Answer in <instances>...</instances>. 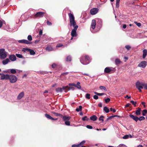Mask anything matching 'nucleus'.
<instances>
[{
  "mask_svg": "<svg viewBox=\"0 0 147 147\" xmlns=\"http://www.w3.org/2000/svg\"><path fill=\"white\" fill-rule=\"evenodd\" d=\"M98 105L99 107H102V104L101 103H99Z\"/></svg>",
  "mask_w": 147,
  "mask_h": 147,
  "instance_id": "nucleus-64",
  "label": "nucleus"
},
{
  "mask_svg": "<svg viewBox=\"0 0 147 147\" xmlns=\"http://www.w3.org/2000/svg\"><path fill=\"white\" fill-rule=\"evenodd\" d=\"M45 49L49 51H52L53 50V48L51 46H48L45 48Z\"/></svg>",
  "mask_w": 147,
  "mask_h": 147,
  "instance_id": "nucleus-26",
  "label": "nucleus"
},
{
  "mask_svg": "<svg viewBox=\"0 0 147 147\" xmlns=\"http://www.w3.org/2000/svg\"><path fill=\"white\" fill-rule=\"evenodd\" d=\"M98 96L97 95H94L93 96V98L94 99L97 100L98 98Z\"/></svg>",
  "mask_w": 147,
  "mask_h": 147,
  "instance_id": "nucleus-54",
  "label": "nucleus"
},
{
  "mask_svg": "<svg viewBox=\"0 0 147 147\" xmlns=\"http://www.w3.org/2000/svg\"><path fill=\"white\" fill-rule=\"evenodd\" d=\"M98 9L97 8H94L91 9L90 10V14L92 15H94L98 12Z\"/></svg>",
  "mask_w": 147,
  "mask_h": 147,
  "instance_id": "nucleus-10",
  "label": "nucleus"
},
{
  "mask_svg": "<svg viewBox=\"0 0 147 147\" xmlns=\"http://www.w3.org/2000/svg\"><path fill=\"white\" fill-rule=\"evenodd\" d=\"M125 47L127 50H130L131 48V46L129 45H126Z\"/></svg>",
  "mask_w": 147,
  "mask_h": 147,
  "instance_id": "nucleus-39",
  "label": "nucleus"
},
{
  "mask_svg": "<svg viewBox=\"0 0 147 147\" xmlns=\"http://www.w3.org/2000/svg\"><path fill=\"white\" fill-rule=\"evenodd\" d=\"M130 102L134 106V107H136V104L137 103L136 101H134V100H131L130 101Z\"/></svg>",
  "mask_w": 147,
  "mask_h": 147,
  "instance_id": "nucleus-33",
  "label": "nucleus"
},
{
  "mask_svg": "<svg viewBox=\"0 0 147 147\" xmlns=\"http://www.w3.org/2000/svg\"><path fill=\"white\" fill-rule=\"evenodd\" d=\"M61 118H63L64 121H69L71 119V117L70 116H63L62 115Z\"/></svg>",
  "mask_w": 147,
  "mask_h": 147,
  "instance_id": "nucleus-16",
  "label": "nucleus"
},
{
  "mask_svg": "<svg viewBox=\"0 0 147 147\" xmlns=\"http://www.w3.org/2000/svg\"><path fill=\"white\" fill-rule=\"evenodd\" d=\"M103 110L107 113H108L109 112V109L107 107H104Z\"/></svg>",
  "mask_w": 147,
  "mask_h": 147,
  "instance_id": "nucleus-29",
  "label": "nucleus"
},
{
  "mask_svg": "<svg viewBox=\"0 0 147 147\" xmlns=\"http://www.w3.org/2000/svg\"><path fill=\"white\" fill-rule=\"evenodd\" d=\"M69 85L70 86H75L76 85V84L74 83H69Z\"/></svg>",
  "mask_w": 147,
  "mask_h": 147,
  "instance_id": "nucleus-57",
  "label": "nucleus"
},
{
  "mask_svg": "<svg viewBox=\"0 0 147 147\" xmlns=\"http://www.w3.org/2000/svg\"><path fill=\"white\" fill-rule=\"evenodd\" d=\"M16 55L19 58H21L23 57L22 55L21 54H16Z\"/></svg>",
  "mask_w": 147,
  "mask_h": 147,
  "instance_id": "nucleus-43",
  "label": "nucleus"
},
{
  "mask_svg": "<svg viewBox=\"0 0 147 147\" xmlns=\"http://www.w3.org/2000/svg\"><path fill=\"white\" fill-rule=\"evenodd\" d=\"M24 96V93L23 92H21L20 94L18 95L17 99L18 100H20Z\"/></svg>",
  "mask_w": 147,
  "mask_h": 147,
  "instance_id": "nucleus-20",
  "label": "nucleus"
},
{
  "mask_svg": "<svg viewBox=\"0 0 147 147\" xmlns=\"http://www.w3.org/2000/svg\"><path fill=\"white\" fill-rule=\"evenodd\" d=\"M47 14V13L45 12H38L34 15V17L35 18H42L44 16H46Z\"/></svg>",
  "mask_w": 147,
  "mask_h": 147,
  "instance_id": "nucleus-7",
  "label": "nucleus"
},
{
  "mask_svg": "<svg viewBox=\"0 0 147 147\" xmlns=\"http://www.w3.org/2000/svg\"><path fill=\"white\" fill-rule=\"evenodd\" d=\"M63 90H65V92H67L70 90H74L75 89V88L73 86L69 87L68 86H63Z\"/></svg>",
  "mask_w": 147,
  "mask_h": 147,
  "instance_id": "nucleus-8",
  "label": "nucleus"
},
{
  "mask_svg": "<svg viewBox=\"0 0 147 147\" xmlns=\"http://www.w3.org/2000/svg\"><path fill=\"white\" fill-rule=\"evenodd\" d=\"M129 116L131 118L136 122L138 120L141 121L145 119V118L142 116H141L140 117H138L136 116H134L132 115H131Z\"/></svg>",
  "mask_w": 147,
  "mask_h": 147,
  "instance_id": "nucleus-3",
  "label": "nucleus"
},
{
  "mask_svg": "<svg viewBox=\"0 0 147 147\" xmlns=\"http://www.w3.org/2000/svg\"><path fill=\"white\" fill-rule=\"evenodd\" d=\"M99 88L101 90H104L105 91H107V90L105 86H100Z\"/></svg>",
  "mask_w": 147,
  "mask_h": 147,
  "instance_id": "nucleus-37",
  "label": "nucleus"
},
{
  "mask_svg": "<svg viewBox=\"0 0 147 147\" xmlns=\"http://www.w3.org/2000/svg\"><path fill=\"white\" fill-rule=\"evenodd\" d=\"M143 83L140 82L139 81H137L135 84L136 88L138 89L139 91L140 92H142L141 89H142L143 88Z\"/></svg>",
  "mask_w": 147,
  "mask_h": 147,
  "instance_id": "nucleus-5",
  "label": "nucleus"
},
{
  "mask_svg": "<svg viewBox=\"0 0 147 147\" xmlns=\"http://www.w3.org/2000/svg\"><path fill=\"white\" fill-rule=\"evenodd\" d=\"M125 146V145L124 144H120V145H119V147H122V146L124 147Z\"/></svg>",
  "mask_w": 147,
  "mask_h": 147,
  "instance_id": "nucleus-60",
  "label": "nucleus"
},
{
  "mask_svg": "<svg viewBox=\"0 0 147 147\" xmlns=\"http://www.w3.org/2000/svg\"><path fill=\"white\" fill-rule=\"evenodd\" d=\"M52 113L55 116H59L61 118L62 117V115L60 114V113H55L54 112H52Z\"/></svg>",
  "mask_w": 147,
  "mask_h": 147,
  "instance_id": "nucleus-25",
  "label": "nucleus"
},
{
  "mask_svg": "<svg viewBox=\"0 0 147 147\" xmlns=\"http://www.w3.org/2000/svg\"><path fill=\"white\" fill-rule=\"evenodd\" d=\"M40 73L42 74H44L47 73L46 71H40Z\"/></svg>",
  "mask_w": 147,
  "mask_h": 147,
  "instance_id": "nucleus-58",
  "label": "nucleus"
},
{
  "mask_svg": "<svg viewBox=\"0 0 147 147\" xmlns=\"http://www.w3.org/2000/svg\"><path fill=\"white\" fill-rule=\"evenodd\" d=\"M90 61V57L87 55H83L80 58V61L84 65H87L88 64Z\"/></svg>",
  "mask_w": 147,
  "mask_h": 147,
  "instance_id": "nucleus-2",
  "label": "nucleus"
},
{
  "mask_svg": "<svg viewBox=\"0 0 147 147\" xmlns=\"http://www.w3.org/2000/svg\"><path fill=\"white\" fill-rule=\"evenodd\" d=\"M86 127L89 129H92V127L90 125H88L86 126Z\"/></svg>",
  "mask_w": 147,
  "mask_h": 147,
  "instance_id": "nucleus-52",
  "label": "nucleus"
},
{
  "mask_svg": "<svg viewBox=\"0 0 147 147\" xmlns=\"http://www.w3.org/2000/svg\"><path fill=\"white\" fill-rule=\"evenodd\" d=\"M141 109L138 108V109L135 111V114L137 115H139L141 114Z\"/></svg>",
  "mask_w": 147,
  "mask_h": 147,
  "instance_id": "nucleus-18",
  "label": "nucleus"
},
{
  "mask_svg": "<svg viewBox=\"0 0 147 147\" xmlns=\"http://www.w3.org/2000/svg\"><path fill=\"white\" fill-rule=\"evenodd\" d=\"M130 105V104L129 103H127L125 105V107H129Z\"/></svg>",
  "mask_w": 147,
  "mask_h": 147,
  "instance_id": "nucleus-62",
  "label": "nucleus"
},
{
  "mask_svg": "<svg viewBox=\"0 0 147 147\" xmlns=\"http://www.w3.org/2000/svg\"><path fill=\"white\" fill-rule=\"evenodd\" d=\"M115 69V68H110L109 67H106L105 68L104 70V72L107 73H109L111 71H113V70H114Z\"/></svg>",
  "mask_w": 147,
  "mask_h": 147,
  "instance_id": "nucleus-11",
  "label": "nucleus"
},
{
  "mask_svg": "<svg viewBox=\"0 0 147 147\" xmlns=\"http://www.w3.org/2000/svg\"><path fill=\"white\" fill-rule=\"evenodd\" d=\"M82 109V107L81 106H80L79 108H77L76 109V111L77 112H79L80 111H81Z\"/></svg>",
  "mask_w": 147,
  "mask_h": 147,
  "instance_id": "nucleus-30",
  "label": "nucleus"
},
{
  "mask_svg": "<svg viewBox=\"0 0 147 147\" xmlns=\"http://www.w3.org/2000/svg\"><path fill=\"white\" fill-rule=\"evenodd\" d=\"M115 62V65H118L121 62L120 59H116Z\"/></svg>",
  "mask_w": 147,
  "mask_h": 147,
  "instance_id": "nucleus-19",
  "label": "nucleus"
},
{
  "mask_svg": "<svg viewBox=\"0 0 147 147\" xmlns=\"http://www.w3.org/2000/svg\"><path fill=\"white\" fill-rule=\"evenodd\" d=\"M147 65V62L146 61H142L140 63L138 66L143 68H145Z\"/></svg>",
  "mask_w": 147,
  "mask_h": 147,
  "instance_id": "nucleus-9",
  "label": "nucleus"
},
{
  "mask_svg": "<svg viewBox=\"0 0 147 147\" xmlns=\"http://www.w3.org/2000/svg\"><path fill=\"white\" fill-rule=\"evenodd\" d=\"M18 42L20 43L28 44V40H19Z\"/></svg>",
  "mask_w": 147,
  "mask_h": 147,
  "instance_id": "nucleus-22",
  "label": "nucleus"
},
{
  "mask_svg": "<svg viewBox=\"0 0 147 147\" xmlns=\"http://www.w3.org/2000/svg\"><path fill=\"white\" fill-rule=\"evenodd\" d=\"M47 25L48 26H51L52 24L51 23V22H50L48 21H47Z\"/></svg>",
  "mask_w": 147,
  "mask_h": 147,
  "instance_id": "nucleus-55",
  "label": "nucleus"
},
{
  "mask_svg": "<svg viewBox=\"0 0 147 147\" xmlns=\"http://www.w3.org/2000/svg\"><path fill=\"white\" fill-rule=\"evenodd\" d=\"M104 118V117L103 116L101 115L99 118V120L100 121H102V122H103L104 120L103 118Z\"/></svg>",
  "mask_w": 147,
  "mask_h": 147,
  "instance_id": "nucleus-31",
  "label": "nucleus"
},
{
  "mask_svg": "<svg viewBox=\"0 0 147 147\" xmlns=\"http://www.w3.org/2000/svg\"><path fill=\"white\" fill-rule=\"evenodd\" d=\"M67 61H71V57L70 56H68L66 59Z\"/></svg>",
  "mask_w": 147,
  "mask_h": 147,
  "instance_id": "nucleus-36",
  "label": "nucleus"
},
{
  "mask_svg": "<svg viewBox=\"0 0 147 147\" xmlns=\"http://www.w3.org/2000/svg\"><path fill=\"white\" fill-rule=\"evenodd\" d=\"M65 121V124L67 125H70V122L69 121Z\"/></svg>",
  "mask_w": 147,
  "mask_h": 147,
  "instance_id": "nucleus-41",
  "label": "nucleus"
},
{
  "mask_svg": "<svg viewBox=\"0 0 147 147\" xmlns=\"http://www.w3.org/2000/svg\"><path fill=\"white\" fill-rule=\"evenodd\" d=\"M134 23L136 24L138 27L141 26V24L140 23H138L137 22H134Z\"/></svg>",
  "mask_w": 147,
  "mask_h": 147,
  "instance_id": "nucleus-44",
  "label": "nucleus"
},
{
  "mask_svg": "<svg viewBox=\"0 0 147 147\" xmlns=\"http://www.w3.org/2000/svg\"><path fill=\"white\" fill-rule=\"evenodd\" d=\"M63 88H58L56 89V91L57 92H61L62 91Z\"/></svg>",
  "mask_w": 147,
  "mask_h": 147,
  "instance_id": "nucleus-28",
  "label": "nucleus"
},
{
  "mask_svg": "<svg viewBox=\"0 0 147 147\" xmlns=\"http://www.w3.org/2000/svg\"><path fill=\"white\" fill-rule=\"evenodd\" d=\"M10 61L9 59V58H7L2 61V63L3 65H5L7 64Z\"/></svg>",
  "mask_w": 147,
  "mask_h": 147,
  "instance_id": "nucleus-17",
  "label": "nucleus"
},
{
  "mask_svg": "<svg viewBox=\"0 0 147 147\" xmlns=\"http://www.w3.org/2000/svg\"><path fill=\"white\" fill-rule=\"evenodd\" d=\"M129 136L128 135H126L123 137V138L124 139H127L129 138Z\"/></svg>",
  "mask_w": 147,
  "mask_h": 147,
  "instance_id": "nucleus-48",
  "label": "nucleus"
},
{
  "mask_svg": "<svg viewBox=\"0 0 147 147\" xmlns=\"http://www.w3.org/2000/svg\"><path fill=\"white\" fill-rule=\"evenodd\" d=\"M28 52H29L30 54L31 55H34L35 54V52L34 50L28 49Z\"/></svg>",
  "mask_w": 147,
  "mask_h": 147,
  "instance_id": "nucleus-24",
  "label": "nucleus"
},
{
  "mask_svg": "<svg viewBox=\"0 0 147 147\" xmlns=\"http://www.w3.org/2000/svg\"><path fill=\"white\" fill-rule=\"evenodd\" d=\"M10 72L11 74H15L16 73V71L15 69H11L10 70Z\"/></svg>",
  "mask_w": 147,
  "mask_h": 147,
  "instance_id": "nucleus-34",
  "label": "nucleus"
},
{
  "mask_svg": "<svg viewBox=\"0 0 147 147\" xmlns=\"http://www.w3.org/2000/svg\"><path fill=\"white\" fill-rule=\"evenodd\" d=\"M22 51L23 52H25L26 51H28V48H22Z\"/></svg>",
  "mask_w": 147,
  "mask_h": 147,
  "instance_id": "nucleus-46",
  "label": "nucleus"
},
{
  "mask_svg": "<svg viewBox=\"0 0 147 147\" xmlns=\"http://www.w3.org/2000/svg\"><path fill=\"white\" fill-rule=\"evenodd\" d=\"M57 65L55 63H53L52 65V67L54 68L56 67Z\"/></svg>",
  "mask_w": 147,
  "mask_h": 147,
  "instance_id": "nucleus-51",
  "label": "nucleus"
},
{
  "mask_svg": "<svg viewBox=\"0 0 147 147\" xmlns=\"http://www.w3.org/2000/svg\"><path fill=\"white\" fill-rule=\"evenodd\" d=\"M8 80H9L11 83H14L16 82L17 81L18 78L15 76L9 75Z\"/></svg>",
  "mask_w": 147,
  "mask_h": 147,
  "instance_id": "nucleus-6",
  "label": "nucleus"
},
{
  "mask_svg": "<svg viewBox=\"0 0 147 147\" xmlns=\"http://www.w3.org/2000/svg\"><path fill=\"white\" fill-rule=\"evenodd\" d=\"M45 116L48 119H51L52 120H55L58 119V118L54 119L50 115L47 114H45Z\"/></svg>",
  "mask_w": 147,
  "mask_h": 147,
  "instance_id": "nucleus-15",
  "label": "nucleus"
},
{
  "mask_svg": "<svg viewBox=\"0 0 147 147\" xmlns=\"http://www.w3.org/2000/svg\"><path fill=\"white\" fill-rule=\"evenodd\" d=\"M90 94H89L87 93L86 94V98L88 99H90Z\"/></svg>",
  "mask_w": 147,
  "mask_h": 147,
  "instance_id": "nucleus-42",
  "label": "nucleus"
},
{
  "mask_svg": "<svg viewBox=\"0 0 147 147\" xmlns=\"http://www.w3.org/2000/svg\"><path fill=\"white\" fill-rule=\"evenodd\" d=\"M70 26H73L74 29L71 31V35L72 37L76 36H77L76 30L78 27V25H76V23L75 20V17L73 14L71 13H68Z\"/></svg>",
  "mask_w": 147,
  "mask_h": 147,
  "instance_id": "nucleus-1",
  "label": "nucleus"
},
{
  "mask_svg": "<svg viewBox=\"0 0 147 147\" xmlns=\"http://www.w3.org/2000/svg\"><path fill=\"white\" fill-rule=\"evenodd\" d=\"M87 118V116H85L82 118V120L84 121H85L86 120L88 121V119Z\"/></svg>",
  "mask_w": 147,
  "mask_h": 147,
  "instance_id": "nucleus-45",
  "label": "nucleus"
},
{
  "mask_svg": "<svg viewBox=\"0 0 147 147\" xmlns=\"http://www.w3.org/2000/svg\"><path fill=\"white\" fill-rule=\"evenodd\" d=\"M96 26V22L95 20L94 19L92 20L91 26V28L94 30L95 29Z\"/></svg>",
  "mask_w": 147,
  "mask_h": 147,
  "instance_id": "nucleus-14",
  "label": "nucleus"
},
{
  "mask_svg": "<svg viewBox=\"0 0 147 147\" xmlns=\"http://www.w3.org/2000/svg\"><path fill=\"white\" fill-rule=\"evenodd\" d=\"M147 113V110L146 109L143 110L142 112V115L143 116H145Z\"/></svg>",
  "mask_w": 147,
  "mask_h": 147,
  "instance_id": "nucleus-32",
  "label": "nucleus"
},
{
  "mask_svg": "<svg viewBox=\"0 0 147 147\" xmlns=\"http://www.w3.org/2000/svg\"><path fill=\"white\" fill-rule=\"evenodd\" d=\"M72 147H80L79 144H73L71 146Z\"/></svg>",
  "mask_w": 147,
  "mask_h": 147,
  "instance_id": "nucleus-49",
  "label": "nucleus"
},
{
  "mask_svg": "<svg viewBox=\"0 0 147 147\" xmlns=\"http://www.w3.org/2000/svg\"><path fill=\"white\" fill-rule=\"evenodd\" d=\"M9 59L11 61H14L16 60V56L13 55H11L9 56Z\"/></svg>",
  "mask_w": 147,
  "mask_h": 147,
  "instance_id": "nucleus-13",
  "label": "nucleus"
},
{
  "mask_svg": "<svg viewBox=\"0 0 147 147\" xmlns=\"http://www.w3.org/2000/svg\"><path fill=\"white\" fill-rule=\"evenodd\" d=\"M42 30H40L39 32V34L40 35H41L42 34Z\"/></svg>",
  "mask_w": 147,
  "mask_h": 147,
  "instance_id": "nucleus-63",
  "label": "nucleus"
},
{
  "mask_svg": "<svg viewBox=\"0 0 147 147\" xmlns=\"http://www.w3.org/2000/svg\"><path fill=\"white\" fill-rule=\"evenodd\" d=\"M7 57V52L5 51V49H0V58L1 59H5Z\"/></svg>",
  "mask_w": 147,
  "mask_h": 147,
  "instance_id": "nucleus-4",
  "label": "nucleus"
},
{
  "mask_svg": "<svg viewBox=\"0 0 147 147\" xmlns=\"http://www.w3.org/2000/svg\"><path fill=\"white\" fill-rule=\"evenodd\" d=\"M32 40V38L31 35H28V40L31 41Z\"/></svg>",
  "mask_w": 147,
  "mask_h": 147,
  "instance_id": "nucleus-50",
  "label": "nucleus"
},
{
  "mask_svg": "<svg viewBox=\"0 0 147 147\" xmlns=\"http://www.w3.org/2000/svg\"><path fill=\"white\" fill-rule=\"evenodd\" d=\"M94 93L98 96H102L104 94V93H98L96 92H94Z\"/></svg>",
  "mask_w": 147,
  "mask_h": 147,
  "instance_id": "nucleus-38",
  "label": "nucleus"
},
{
  "mask_svg": "<svg viewBox=\"0 0 147 147\" xmlns=\"http://www.w3.org/2000/svg\"><path fill=\"white\" fill-rule=\"evenodd\" d=\"M119 2H116V7L117 8H118L119 7Z\"/></svg>",
  "mask_w": 147,
  "mask_h": 147,
  "instance_id": "nucleus-59",
  "label": "nucleus"
},
{
  "mask_svg": "<svg viewBox=\"0 0 147 147\" xmlns=\"http://www.w3.org/2000/svg\"><path fill=\"white\" fill-rule=\"evenodd\" d=\"M80 82H78L76 84L75 87L77 88L78 89H80L81 88V86L80 85Z\"/></svg>",
  "mask_w": 147,
  "mask_h": 147,
  "instance_id": "nucleus-27",
  "label": "nucleus"
},
{
  "mask_svg": "<svg viewBox=\"0 0 147 147\" xmlns=\"http://www.w3.org/2000/svg\"><path fill=\"white\" fill-rule=\"evenodd\" d=\"M86 141L85 140H83L79 144L80 147L83 146V145L85 143Z\"/></svg>",
  "mask_w": 147,
  "mask_h": 147,
  "instance_id": "nucleus-35",
  "label": "nucleus"
},
{
  "mask_svg": "<svg viewBox=\"0 0 147 147\" xmlns=\"http://www.w3.org/2000/svg\"><path fill=\"white\" fill-rule=\"evenodd\" d=\"M90 119L91 120L94 121L97 120V117L95 115H93L92 116L90 117Z\"/></svg>",
  "mask_w": 147,
  "mask_h": 147,
  "instance_id": "nucleus-21",
  "label": "nucleus"
},
{
  "mask_svg": "<svg viewBox=\"0 0 147 147\" xmlns=\"http://www.w3.org/2000/svg\"><path fill=\"white\" fill-rule=\"evenodd\" d=\"M110 110L111 111H113V113H115L116 111V110L115 109H113L112 108H110Z\"/></svg>",
  "mask_w": 147,
  "mask_h": 147,
  "instance_id": "nucleus-53",
  "label": "nucleus"
},
{
  "mask_svg": "<svg viewBox=\"0 0 147 147\" xmlns=\"http://www.w3.org/2000/svg\"><path fill=\"white\" fill-rule=\"evenodd\" d=\"M69 73V72H66L64 73H63L61 74V76H64L66 75L67 74Z\"/></svg>",
  "mask_w": 147,
  "mask_h": 147,
  "instance_id": "nucleus-56",
  "label": "nucleus"
},
{
  "mask_svg": "<svg viewBox=\"0 0 147 147\" xmlns=\"http://www.w3.org/2000/svg\"><path fill=\"white\" fill-rule=\"evenodd\" d=\"M143 54L142 57L143 58H145L147 55V51L146 49H144L143 51Z\"/></svg>",
  "mask_w": 147,
  "mask_h": 147,
  "instance_id": "nucleus-23",
  "label": "nucleus"
},
{
  "mask_svg": "<svg viewBox=\"0 0 147 147\" xmlns=\"http://www.w3.org/2000/svg\"><path fill=\"white\" fill-rule=\"evenodd\" d=\"M1 80H8L9 75L6 74L5 75L4 74H2L1 75Z\"/></svg>",
  "mask_w": 147,
  "mask_h": 147,
  "instance_id": "nucleus-12",
  "label": "nucleus"
},
{
  "mask_svg": "<svg viewBox=\"0 0 147 147\" xmlns=\"http://www.w3.org/2000/svg\"><path fill=\"white\" fill-rule=\"evenodd\" d=\"M143 87H144V88L145 90H147V84H145L143 83Z\"/></svg>",
  "mask_w": 147,
  "mask_h": 147,
  "instance_id": "nucleus-40",
  "label": "nucleus"
},
{
  "mask_svg": "<svg viewBox=\"0 0 147 147\" xmlns=\"http://www.w3.org/2000/svg\"><path fill=\"white\" fill-rule=\"evenodd\" d=\"M63 45L62 44H59L57 45V47H62Z\"/></svg>",
  "mask_w": 147,
  "mask_h": 147,
  "instance_id": "nucleus-61",
  "label": "nucleus"
},
{
  "mask_svg": "<svg viewBox=\"0 0 147 147\" xmlns=\"http://www.w3.org/2000/svg\"><path fill=\"white\" fill-rule=\"evenodd\" d=\"M110 100V99L109 98H107L105 100V101L106 103H107L109 102Z\"/></svg>",
  "mask_w": 147,
  "mask_h": 147,
  "instance_id": "nucleus-47",
  "label": "nucleus"
}]
</instances>
